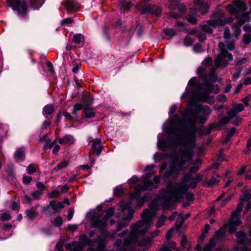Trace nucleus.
I'll return each mask as SVG.
<instances>
[{"label": "nucleus", "mask_w": 251, "mask_h": 251, "mask_svg": "<svg viewBox=\"0 0 251 251\" xmlns=\"http://www.w3.org/2000/svg\"><path fill=\"white\" fill-rule=\"evenodd\" d=\"M79 240L84 245H89L91 242V240L84 234H82L80 236Z\"/></svg>", "instance_id": "obj_33"}, {"label": "nucleus", "mask_w": 251, "mask_h": 251, "mask_svg": "<svg viewBox=\"0 0 251 251\" xmlns=\"http://www.w3.org/2000/svg\"><path fill=\"white\" fill-rule=\"evenodd\" d=\"M120 6L122 11L125 12L128 11L131 7L132 4L131 2L126 3L125 1H120Z\"/></svg>", "instance_id": "obj_29"}, {"label": "nucleus", "mask_w": 251, "mask_h": 251, "mask_svg": "<svg viewBox=\"0 0 251 251\" xmlns=\"http://www.w3.org/2000/svg\"><path fill=\"white\" fill-rule=\"evenodd\" d=\"M151 11L152 13L156 15H158L161 13V9L157 6H153L151 8Z\"/></svg>", "instance_id": "obj_44"}, {"label": "nucleus", "mask_w": 251, "mask_h": 251, "mask_svg": "<svg viewBox=\"0 0 251 251\" xmlns=\"http://www.w3.org/2000/svg\"><path fill=\"white\" fill-rule=\"evenodd\" d=\"M232 108L237 112L242 111L244 109L243 105L241 103L234 104L232 105Z\"/></svg>", "instance_id": "obj_37"}, {"label": "nucleus", "mask_w": 251, "mask_h": 251, "mask_svg": "<svg viewBox=\"0 0 251 251\" xmlns=\"http://www.w3.org/2000/svg\"><path fill=\"white\" fill-rule=\"evenodd\" d=\"M152 242V240L151 238L146 239L141 242H140L138 244L139 246L141 247H145L147 248L150 246Z\"/></svg>", "instance_id": "obj_31"}, {"label": "nucleus", "mask_w": 251, "mask_h": 251, "mask_svg": "<svg viewBox=\"0 0 251 251\" xmlns=\"http://www.w3.org/2000/svg\"><path fill=\"white\" fill-rule=\"evenodd\" d=\"M243 42L245 44H248L251 42V34L246 33L243 37Z\"/></svg>", "instance_id": "obj_47"}, {"label": "nucleus", "mask_w": 251, "mask_h": 251, "mask_svg": "<svg viewBox=\"0 0 251 251\" xmlns=\"http://www.w3.org/2000/svg\"><path fill=\"white\" fill-rule=\"evenodd\" d=\"M134 200H136L137 203L139 207L142 206L143 203L148 201L146 197L140 198L138 193H133L131 195L130 204H131Z\"/></svg>", "instance_id": "obj_16"}, {"label": "nucleus", "mask_w": 251, "mask_h": 251, "mask_svg": "<svg viewBox=\"0 0 251 251\" xmlns=\"http://www.w3.org/2000/svg\"><path fill=\"white\" fill-rule=\"evenodd\" d=\"M26 217L29 220H32L38 215V212L33 209L27 210L25 212Z\"/></svg>", "instance_id": "obj_26"}, {"label": "nucleus", "mask_w": 251, "mask_h": 251, "mask_svg": "<svg viewBox=\"0 0 251 251\" xmlns=\"http://www.w3.org/2000/svg\"><path fill=\"white\" fill-rule=\"evenodd\" d=\"M53 225L56 226H60L62 224V219L61 217H56L53 221Z\"/></svg>", "instance_id": "obj_46"}, {"label": "nucleus", "mask_w": 251, "mask_h": 251, "mask_svg": "<svg viewBox=\"0 0 251 251\" xmlns=\"http://www.w3.org/2000/svg\"><path fill=\"white\" fill-rule=\"evenodd\" d=\"M25 149L23 148L18 149L15 153L14 157L17 161H23L25 159Z\"/></svg>", "instance_id": "obj_20"}, {"label": "nucleus", "mask_w": 251, "mask_h": 251, "mask_svg": "<svg viewBox=\"0 0 251 251\" xmlns=\"http://www.w3.org/2000/svg\"><path fill=\"white\" fill-rule=\"evenodd\" d=\"M167 220V217L164 215H162L157 220L156 223L155 224V226L157 228H159L162 227L164 224L165 222Z\"/></svg>", "instance_id": "obj_30"}, {"label": "nucleus", "mask_w": 251, "mask_h": 251, "mask_svg": "<svg viewBox=\"0 0 251 251\" xmlns=\"http://www.w3.org/2000/svg\"><path fill=\"white\" fill-rule=\"evenodd\" d=\"M10 207L12 210L18 211L19 208V204L16 202L13 201Z\"/></svg>", "instance_id": "obj_52"}, {"label": "nucleus", "mask_w": 251, "mask_h": 251, "mask_svg": "<svg viewBox=\"0 0 251 251\" xmlns=\"http://www.w3.org/2000/svg\"><path fill=\"white\" fill-rule=\"evenodd\" d=\"M194 8L197 11L203 14L206 13L208 5L207 2H204L203 0H194Z\"/></svg>", "instance_id": "obj_13"}, {"label": "nucleus", "mask_w": 251, "mask_h": 251, "mask_svg": "<svg viewBox=\"0 0 251 251\" xmlns=\"http://www.w3.org/2000/svg\"><path fill=\"white\" fill-rule=\"evenodd\" d=\"M212 59L211 57L205 58L202 62L201 65L205 67L210 66L212 64Z\"/></svg>", "instance_id": "obj_42"}, {"label": "nucleus", "mask_w": 251, "mask_h": 251, "mask_svg": "<svg viewBox=\"0 0 251 251\" xmlns=\"http://www.w3.org/2000/svg\"><path fill=\"white\" fill-rule=\"evenodd\" d=\"M160 180V176H159L154 177L153 181L148 180V177L143 180V186L139 190L142 191L150 188L156 187Z\"/></svg>", "instance_id": "obj_12"}, {"label": "nucleus", "mask_w": 251, "mask_h": 251, "mask_svg": "<svg viewBox=\"0 0 251 251\" xmlns=\"http://www.w3.org/2000/svg\"><path fill=\"white\" fill-rule=\"evenodd\" d=\"M185 197L189 201H192L194 200V195L191 193H187L185 194Z\"/></svg>", "instance_id": "obj_60"}, {"label": "nucleus", "mask_w": 251, "mask_h": 251, "mask_svg": "<svg viewBox=\"0 0 251 251\" xmlns=\"http://www.w3.org/2000/svg\"><path fill=\"white\" fill-rule=\"evenodd\" d=\"M237 113L232 108V109L227 113L228 115L227 117H228L229 119L231 120L232 118L235 117Z\"/></svg>", "instance_id": "obj_51"}, {"label": "nucleus", "mask_w": 251, "mask_h": 251, "mask_svg": "<svg viewBox=\"0 0 251 251\" xmlns=\"http://www.w3.org/2000/svg\"><path fill=\"white\" fill-rule=\"evenodd\" d=\"M82 100L86 105H89L93 102V99L92 96L89 95L84 96Z\"/></svg>", "instance_id": "obj_34"}, {"label": "nucleus", "mask_w": 251, "mask_h": 251, "mask_svg": "<svg viewBox=\"0 0 251 251\" xmlns=\"http://www.w3.org/2000/svg\"><path fill=\"white\" fill-rule=\"evenodd\" d=\"M196 186V181L190 174L185 175L179 183L167 185V190L162 196L164 200L163 208H169L172 203L180 201L182 195L189 188H195Z\"/></svg>", "instance_id": "obj_3"}, {"label": "nucleus", "mask_w": 251, "mask_h": 251, "mask_svg": "<svg viewBox=\"0 0 251 251\" xmlns=\"http://www.w3.org/2000/svg\"><path fill=\"white\" fill-rule=\"evenodd\" d=\"M234 5H228L226 7V10L230 14H235L237 17V15L238 14V10L241 12L245 11L247 9V6L246 4L242 1L240 0H235Z\"/></svg>", "instance_id": "obj_10"}, {"label": "nucleus", "mask_w": 251, "mask_h": 251, "mask_svg": "<svg viewBox=\"0 0 251 251\" xmlns=\"http://www.w3.org/2000/svg\"><path fill=\"white\" fill-rule=\"evenodd\" d=\"M244 30L249 34H251V25H246L243 27Z\"/></svg>", "instance_id": "obj_63"}, {"label": "nucleus", "mask_w": 251, "mask_h": 251, "mask_svg": "<svg viewBox=\"0 0 251 251\" xmlns=\"http://www.w3.org/2000/svg\"><path fill=\"white\" fill-rule=\"evenodd\" d=\"M84 115L87 118H91L95 116V113L91 108H86L84 110Z\"/></svg>", "instance_id": "obj_35"}, {"label": "nucleus", "mask_w": 251, "mask_h": 251, "mask_svg": "<svg viewBox=\"0 0 251 251\" xmlns=\"http://www.w3.org/2000/svg\"><path fill=\"white\" fill-rule=\"evenodd\" d=\"M175 230L174 228H172L170 230L168 231L166 235V238L167 240H170V239L172 237L173 233Z\"/></svg>", "instance_id": "obj_56"}, {"label": "nucleus", "mask_w": 251, "mask_h": 251, "mask_svg": "<svg viewBox=\"0 0 251 251\" xmlns=\"http://www.w3.org/2000/svg\"><path fill=\"white\" fill-rule=\"evenodd\" d=\"M59 196L58 190H54L49 194V197L50 198H57Z\"/></svg>", "instance_id": "obj_54"}, {"label": "nucleus", "mask_w": 251, "mask_h": 251, "mask_svg": "<svg viewBox=\"0 0 251 251\" xmlns=\"http://www.w3.org/2000/svg\"><path fill=\"white\" fill-rule=\"evenodd\" d=\"M92 150L94 153L97 155L100 154L102 151V146L100 139H96L92 144Z\"/></svg>", "instance_id": "obj_18"}, {"label": "nucleus", "mask_w": 251, "mask_h": 251, "mask_svg": "<svg viewBox=\"0 0 251 251\" xmlns=\"http://www.w3.org/2000/svg\"><path fill=\"white\" fill-rule=\"evenodd\" d=\"M68 164V163L66 160L63 161L62 162L58 164L56 167L52 169V173L56 172L58 171L65 168Z\"/></svg>", "instance_id": "obj_27"}, {"label": "nucleus", "mask_w": 251, "mask_h": 251, "mask_svg": "<svg viewBox=\"0 0 251 251\" xmlns=\"http://www.w3.org/2000/svg\"><path fill=\"white\" fill-rule=\"evenodd\" d=\"M198 113L194 114L193 116V122L194 123H204L207 120V117L211 113V110L208 106L205 105L203 107L198 106Z\"/></svg>", "instance_id": "obj_8"}, {"label": "nucleus", "mask_w": 251, "mask_h": 251, "mask_svg": "<svg viewBox=\"0 0 251 251\" xmlns=\"http://www.w3.org/2000/svg\"><path fill=\"white\" fill-rule=\"evenodd\" d=\"M230 120L227 117H224L220 119L218 122V125L220 126L228 123Z\"/></svg>", "instance_id": "obj_43"}, {"label": "nucleus", "mask_w": 251, "mask_h": 251, "mask_svg": "<svg viewBox=\"0 0 251 251\" xmlns=\"http://www.w3.org/2000/svg\"><path fill=\"white\" fill-rule=\"evenodd\" d=\"M54 145V142H51L50 140H47L45 145L44 147V150H47L48 149H50L52 148Z\"/></svg>", "instance_id": "obj_49"}, {"label": "nucleus", "mask_w": 251, "mask_h": 251, "mask_svg": "<svg viewBox=\"0 0 251 251\" xmlns=\"http://www.w3.org/2000/svg\"><path fill=\"white\" fill-rule=\"evenodd\" d=\"M36 187L39 191H42V192L45 188L44 185L41 182H37L36 184Z\"/></svg>", "instance_id": "obj_62"}, {"label": "nucleus", "mask_w": 251, "mask_h": 251, "mask_svg": "<svg viewBox=\"0 0 251 251\" xmlns=\"http://www.w3.org/2000/svg\"><path fill=\"white\" fill-rule=\"evenodd\" d=\"M220 176L217 175H213L209 181L204 182V185L213 186L220 181Z\"/></svg>", "instance_id": "obj_22"}, {"label": "nucleus", "mask_w": 251, "mask_h": 251, "mask_svg": "<svg viewBox=\"0 0 251 251\" xmlns=\"http://www.w3.org/2000/svg\"><path fill=\"white\" fill-rule=\"evenodd\" d=\"M164 33L166 35L172 37L176 34V31L173 28H166L164 30Z\"/></svg>", "instance_id": "obj_39"}, {"label": "nucleus", "mask_w": 251, "mask_h": 251, "mask_svg": "<svg viewBox=\"0 0 251 251\" xmlns=\"http://www.w3.org/2000/svg\"><path fill=\"white\" fill-rule=\"evenodd\" d=\"M192 40L189 37H186L184 39V44L186 46H190L192 44Z\"/></svg>", "instance_id": "obj_53"}, {"label": "nucleus", "mask_w": 251, "mask_h": 251, "mask_svg": "<svg viewBox=\"0 0 251 251\" xmlns=\"http://www.w3.org/2000/svg\"><path fill=\"white\" fill-rule=\"evenodd\" d=\"M238 245H244L245 233L242 231H239L236 234Z\"/></svg>", "instance_id": "obj_25"}, {"label": "nucleus", "mask_w": 251, "mask_h": 251, "mask_svg": "<svg viewBox=\"0 0 251 251\" xmlns=\"http://www.w3.org/2000/svg\"><path fill=\"white\" fill-rule=\"evenodd\" d=\"M196 135L194 132H186L183 135H176L174 140V148H176L179 145L181 148V156L178 161V157L176 156L171 162L170 167L166 174L167 177L176 178L180 172L187 168L184 166L185 163L191 161L193 153L192 149L195 143Z\"/></svg>", "instance_id": "obj_2"}, {"label": "nucleus", "mask_w": 251, "mask_h": 251, "mask_svg": "<svg viewBox=\"0 0 251 251\" xmlns=\"http://www.w3.org/2000/svg\"><path fill=\"white\" fill-rule=\"evenodd\" d=\"M157 146L160 149H165L166 147V144L165 141L159 140L158 141Z\"/></svg>", "instance_id": "obj_55"}, {"label": "nucleus", "mask_w": 251, "mask_h": 251, "mask_svg": "<svg viewBox=\"0 0 251 251\" xmlns=\"http://www.w3.org/2000/svg\"><path fill=\"white\" fill-rule=\"evenodd\" d=\"M83 39V36L81 34H76L73 37V41L76 44H79Z\"/></svg>", "instance_id": "obj_40"}, {"label": "nucleus", "mask_w": 251, "mask_h": 251, "mask_svg": "<svg viewBox=\"0 0 251 251\" xmlns=\"http://www.w3.org/2000/svg\"><path fill=\"white\" fill-rule=\"evenodd\" d=\"M240 26L239 25L238 22L237 24L233 26V29L234 31V35L236 37H238L241 33Z\"/></svg>", "instance_id": "obj_38"}, {"label": "nucleus", "mask_w": 251, "mask_h": 251, "mask_svg": "<svg viewBox=\"0 0 251 251\" xmlns=\"http://www.w3.org/2000/svg\"><path fill=\"white\" fill-rule=\"evenodd\" d=\"M251 199V194L247 193L240 199V201L238 203L236 211L232 213L231 219L229 221L228 224H225L224 226L220 228L216 232L215 238L217 239H223L225 237L226 232V227H228V232L230 233H233L237 230V226L240 225L241 223L239 213L242 211L245 201H247Z\"/></svg>", "instance_id": "obj_4"}, {"label": "nucleus", "mask_w": 251, "mask_h": 251, "mask_svg": "<svg viewBox=\"0 0 251 251\" xmlns=\"http://www.w3.org/2000/svg\"><path fill=\"white\" fill-rule=\"evenodd\" d=\"M38 169V166L34 164H30L27 168V173L32 175L35 173Z\"/></svg>", "instance_id": "obj_28"}, {"label": "nucleus", "mask_w": 251, "mask_h": 251, "mask_svg": "<svg viewBox=\"0 0 251 251\" xmlns=\"http://www.w3.org/2000/svg\"><path fill=\"white\" fill-rule=\"evenodd\" d=\"M74 137L70 135H66L62 138H60L58 142L61 145H70L74 143Z\"/></svg>", "instance_id": "obj_19"}, {"label": "nucleus", "mask_w": 251, "mask_h": 251, "mask_svg": "<svg viewBox=\"0 0 251 251\" xmlns=\"http://www.w3.org/2000/svg\"><path fill=\"white\" fill-rule=\"evenodd\" d=\"M65 248L70 251H81L82 246L76 242H73L65 245Z\"/></svg>", "instance_id": "obj_17"}, {"label": "nucleus", "mask_w": 251, "mask_h": 251, "mask_svg": "<svg viewBox=\"0 0 251 251\" xmlns=\"http://www.w3.org/2000/svg\"><path fill=\"white\" fill-rule=\"evenodd\" d=\"M120 206L124 215H127L118 222L115 231L110 235L111 239L115 241L114 245L117 251H128L136 244L140 236L145 234L152 226V221L157 209V204L155 201L150 204V209L143 211L141 216L142 220L130 226V232L125 230L117 233L122 229L126 227L132 218L134 211L130 207L129 204L126 202L121 203Z\"/></svg>", "instance_id": "obj_1"}, {"label": "nucleus", "mask_w": 251, "mask_h": 251, "mask_svg": "<svg viewBox=\"0 0 251 251\" xmlns=\"http://www.w3.org/2000/svg\"><path fill=\"white\" fill-rule=\"evenodd\" d=\"M215 245V239H211L208 244L204 248L203 251H210L212 248Z\"/></svg>", "instance_id": "obj_32"}, {"label": "nucleus", "mask_w": 251, "mask_h": 251, "mask_svg": "<svg viewBox=\"0 0 251 251\" xmlns=\"http://www.w3.org/2000/svg\"><path fill=\"white\" fill-rule=\"evenodd\" d=\"M62 4L64 5L68 10H75L76 9V6L72 1L65 0L62 3Z\"/></svg>", "instance_id": "obj_23"}, {"label": "nucleus", "mask_w": 251, "mask_h": 251, "mask_svg": "<svg viewBox=\"0 0 251 251\" xmlns=\"http://www.w3.org/2000/svg\"><path fill=\"white\" fill-rule=\"evenodd\" d=\"M169 7L171 9H176L178 7L179 13L178 14H171L170 17L173 18H178L180 17L181 15L183 13L182 10H180V5L178 6V2L176 0H171L169 1Z\"/></svg>", "instance_id": "obj_15"}, {"label": "nucleus", "mask_w": 251, "mask_h": 251, "mask_svg": "<svg viewBox=\"0 0 251 251\" xmlns=\"http://www.w3.org/2000/svg\"><path fill=\"white\" fill-rule=\"evenodd\" d=\"M218 47L220 50V53L218 55L215 61V66L217 68L221 66H226L228 62L233 59L232 55L226 51V46L224 43H220Z\"/></svg>", "instance_id": "obj_7"}, {"label": "nucleus", "mask_w": 251, "mask_h": 251, "mask_svg": "<svg viewBox=\"0 0 251 251\" xmlns=\"http://www.w3.org/2000/svg\"><path fill=\"white\" fill-rule=\"evenodd\" d=\"M0 219L3 220H10L11 216L9 212H3L1 214Z\"/></svg>", "instance_id": "obj_48"}, {"label": "nucleus", "mask_w": 251, "mask_h": 251, "mask_svg": "<svg viewBox=\"0 0 251 251\" xmlns=\"http://www.w3.org/2000/svg\"><path fill=\"white\" fill-rule=\"evenodd\" d=\"M214 91V86L211 83L206 82L201 88V92L199 95V99L202 101H206L208 100V95L212 92Z\"/></svg>", "instance_id": "obj_11"}, {"label": "nucleus", "mask_w": 251, "mask_h": 251, "mask_svg": "<svg viewBox=\"0 0 251 251\" xmlns=\"http://www.w3.org/2000/svg\"><path fill=\"white\" fill-rule=\"evenodd\" d=\"M42 194L43 192L42 191H36L33 192L31 193V195L35 199H39L40 196L42 195Z\"/></svg>", "instance_id": "obj_50"}, {"label": "nucleus", "mask_w": 251, "mask_h": 251, "mask_svg": "<svg viewBox=\"0 0 251 251\" xmlns=\"http://www.w3.org/2000/svg\"><path fill=\"white\" fill-rule=\"evenodd\" d=\"M187 20L189 22L193 24H195L197 22L196 18L192 16H189L187 19Z\"/></svg>", "instance_id": "obj_64"}, {"label": "nucleus", "mask_w": 251, "mask_h": 251, "mask_svg": "<svg viewBox=\"0 0 251 251\" xmlns=\"http://www.w3.org/2000/svg\"><path fill=\"white\" fill-rule=\"evenodd\" d=\"M50 204L51 208L54 210L55 212L59 211L64 207L62 202H56V201H51L50 203Z\"/></svg>", "instance_id": "obj_21"}, {"label": "nucleus", "mask_w": 251, "mask_h": 251, "mask_svg": "<svg viewBox=\"0 0 251 251\" xmlns=\"http://www.w3.org/2000/svg\"><path fill=\"white\" fill-rule=\"evenodd\" d=\"M123 193V189L120 187H116L114 189V194L116 196H120Z\"/></svg>", "instance_id": "obj_59"}, {"label": "nucleus", "mask_w": 251, "mask_h": 251, "mask_svg": "<svg viewBox=\"0 0 251 251\" xmlns=\"http://www.w3.org/2000/svg\"><path fill=\"white\" fill-rule=\"evenodd\" d=\"M193 50L195 52H200L203 50L201 46L199 44L196 45L193 47Z\"/></svg>", "instance_id": "obj_57"}, {"label": "nucleus", "mask_w": 251, "mask_h": 251, "mask_svg": "<svg viewBox=\"0 0 251 251\" xmlns=\"http://www.w3.org/2000/svg\"><path fill=\"white\" fill-rule=\"evenodd\" d=\"M224 35V37L226 39H228L230 38V31L228 27L225 28Z\"/></svg>", "instance_id": "obj_61"}, {"label": "nucleus", "mask_w": 251, "mask_h": 251, "mask_svg": "<svg viewBox=\"0 0 251 251\" xmlns=\"http://www.w3.org/2000/svg\"><path fill=\"white\" fill-rule=\"evenodd\" d=\"M212 20L207 22L206 24L201 25V29L207 33H211L213 28L217 27H222L225 24L229 23L233 21L232 18L225 19L222 14L214 13Z\"/></svg>", "instance_id": "obj_5"}, {"label": "nucleus", "mask_w": 251, "mask_h": 251, "mask_svg": "<svg viewBox=\"0 0 251 251\" xmlns=\"http://www.w3.org/2000/svg\"><path fill=\"white\" fill-rule=\"evenodd\" d=\"M83 108V105L82 104L80 103H77L75 104L74 106V108L72 111V113L74 115H76L77 111L80 110Z\"/></svg>", "instance_id": "obj_41"}, {"label": "nucleus", "mask_w": 251, "mask_h": 251, "mask_svg": "<svg viewBox=\"0 0 251 251\" xmlns=\"http://www.w3.org/2000/svg\"><path fill=\"white\" fill-rule=\"evenodd\" d=\"M32 180V178L28 176H24L23 177V182L25 184H28Z\"/></svg>", "instance_id": "obj_58"}, {"label": "nucleus", "mask_w": 251, "mask_h": 251, "mask_svg": "<svg viewBox=\"0 0 251 251\" xmlns=\"http://www.w3.org/2000/svg\"><path fill=\"white\" fill-rule=\"evenodd\" d=\"M54 111V107L52 105H46L43 111V114L45 116L51 115Z\"/></svg>", "instance_id": "obj_24"}, {"label": "nucleus", "mask_w": 251, "mask_h": 251, "mask_svg": "<svg viewBox=\"0 0 251 251\" xmlns=\"http://www.w3.org/2000/svg\"><path fill=\"white\" fill-rule=\"evenodd\" d=\"M197 73L201 76H206L205 67L201 65V66L198 69Z\"/></svg>", "instance_id": "obj_45"}, {"label": "nucleus", "mask_w": 251, "mask_h": 251, "mask_svg": "<svg viewBox=\"0 0 251 251\" xmlns=\"http://www.w3.org/2000/svg\"><path fill=\"white\" fill-rule=\"evenodd\" d=\"M190 214H186V215H184V217L180 218V222L177 221V222L176 224V227L177 230H178L181 227V226L183 224V221L185 219L189 218L190 217Z\"/></svg>", "instance_id": "obj_36"}, {"label": "nucleus", "mask_w": 251, "mask_h": 251, "mask_svg": "<svg viewBox=\"0 0 251 251\" xmlns=\"http://www.w3.org/2000/svg\"><path fill=\"white\" fill-rule=\"evenodd\" d=\"M114 214V208L113 207H109L106 209L105 213L103 215H96L92 220L93 227L100 229L105 228L107 225L108 220Z\"/></svg>", "instance_id": "obj_6"}, {"label": "nucleus", "mask_w": 251, "mask_h": 251, "mask_svg": "<svg viewBox=\"0 0 251 251\" xmlns=\"http://www.w3.org/2000/svg\"><path fill=\"white\" fill-rule=\"evenodd\" d=\"M242 12V13L240 15L238 13L237 15V18L238 19V24L239 26H241L246 22L251 21V17L249 16V12Z\"/></svg>", "instance_id": "obj_14"}, {"label": "nucleus", "mask_w": 251, "mask_h": 251, "mask_svg": "<svg viewBox=\"0 0 251 251\" xmlns=\"http://www.w3.org/2000/svg\"><path fill=\"white\" fill-rule=\"evenodd\" d=\"M7 4L11 6L14 10L17 11L20 14L24 15L26 13V3L24 0H7Z\"/></svg>", "instance_id": "obj_9"}]
</instances>
